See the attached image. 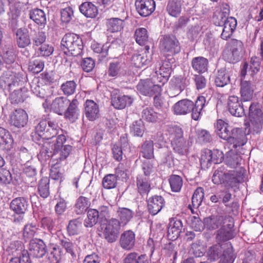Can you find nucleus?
<instances>
[{
	"label": "nucleus",
	"instance_id": "f257e3e1",
	"mask_svg": "<svg viewBox=\"0 0 263 263\" xmlns=\"http://www.w3.org/2000/svg\"><path fill=\"white\" fill-rule=\"evenodd\" d=\"M167 132L174 152L180 156L187 155L190 145L189 141L183 137L182 128L177 125L170 126Z\"/></svg>",
	"mask_w": 263,
	"mask_h": 263
},
{
	"label": "nucleus",
	"instance_id": "f03ea898",
	"mask_svg": "<svg viewBox=\"0 0 263 263\" xmlns=\"http://www.w3.org/2000/svg\"><path fill=\"white\" fill-rule=\"evenodd\" d=\"M62 49L66 54L77 56L81 54L83 48L82 39L74 33L66 34L61 41Z\"/></svg>",
	"mask_w": 263,
	"mask_h": 263
},
{
	"label": "nucleus",
	"instance_id": "7ed1b4c3",
	"mask_svg": "<svg viewBox=\"0 0 263 263\" xmlns=\"http://www.w3.org/2000/svg\"><path fill=\"white\" fill-rule=\"evenodd\" d=\"M243 174V171L242 172L241 170L239 172L229 171L227 173H223L222 172L216 171L212 177V181L215 184L221 183L226 181L229 183L230 185L233 187L244 181Z\"/></svg>",
	"mask_w": 263,
	"mask_h": 263
},
{
	"label": "nucleus",
	"instance_id": "20e7f679",
	"mask_svg": "<svg viewBox=\"0 0 263 263\" xmlns=\"http://www.w3.org/2000/svg\"><path fill=\"white\" fill-rule=\"evenodd\" d=\"M243 52V44L241 41L233 39L228 47L223 51V58L229 63H235L242 58Z\"/></svg>",
	"mask_w": 263,
	"mask_h": 263
},
{
	"label": "nucleus",
	"instance_id": "39448f33",
	"mask_svg": "<svg viewBox=\"0 0 263 263\" xmlns=\"http://www.w3.org/2000/svg\"><path fill=\"white\" fill-rule=\"evenodd\" d=\"M250 127L256 133L263 128V106L257 102L252 103L249 107Z\"/></svg>",
	"mask_w": 263,
	"mask_h": 263
},
{
	"label": "nucleus",
	"instance_id": "423d86ee",
	"mask_svg": "<svg viewBox=\"0 0 263 263\" xmlns=\"http://www.w3.org/2000/svg\"><path fill=\"white\" fill-rule=\"evenodd\" d=\"M120 228L121 223L118 219H110L106 224L103 231L105 239L110 243L116 241L119 235Z\"/></svg>",
	"mask_w": 263,
	"mask_h": 263
},
{
	"label": "nucleus",
	"instance_id": "0eeeda50",
	"mask_svg": "<svg viewBox=\"0 0 263 263\" xmlns=\"http://www.w3.org/2000/svg\"><path fill=\"white\" fill-rule=\"evenodd\" d=\"M247 140L246 134L242 128H234L231 130V135L227 142L231 145L230 149H236L246 144Z\"/></svg>",
	"mask_w": 263,
	"mask_h": 263
},
{
	"label": "nucleus",
	"instance_id": "6e6552de",
	"mask_svg": "<svg viewBox=\"0 0 263 263\" xmlns=\"http://www.w3.org/2000/svg\"><path fill=\"white\" fill-rule=\"evenodd\" d=\"M65 136L60 135L57 138L55 142H46L44 143L40 153L42 154L47 155L48 157L56 154L59 150L63 147V144L66 142Z\"/></svg>",
	"mask_w": 263,
	"mask_h": 263
},
{
	"label": "nucleus",
	"instance_id": "1a4fd4ad",
	"mask_svg": "<svg viewBox=\"0 0 263 263\" xmlns=\"http://www.w3.org/2000/svg\"><path fill=\"white\" fill-rule=\"evenodd\" d=\"M162 49L166 55H173L180 51L181 47L176 36L167 35L164 36L162 41Z\"/></svg>",
	"mask_w": 263,
	"mask_h": 263
},
{
	"label": "nucleus",
	"instance_id": "9d476101",
	"mask_svg": "<svg viewBox=\"0 0 263 263\" xmlns=\"http://www.w3.org/2000/svg\"><path fill=\"white\" fill-rule=\"evenodd\" d=\"M137 88L141 94L147 96L160 94L162 91L161 86L155 84L151 79L141 80L138 84Z\"/></svg>",
	"mask_w": 263,
	"mask_h": 263
},
{
	"label": "nucleus",
	"instance_id": "9b49d317",
	"mask_svg": "<svg viewBox=\"0 0 263 263\" xmlns=\"http://www.w3.org/2000/svg\"><path fill=\"white\" fill-rule=\"evenodd\" d=\"M9 123L18 128L25 126L28 121V116L26 111L18 108L12 111L9 116Z\"/></svg>",
	"mask_w": 263,
	"mask_h": 263
},
{
	"label": "nucleus",
	"instance_id": "f8f14e48",
	"mask_svg": "<svg viewBox=\"0 0 263 263\" xmlns=\"http://www.w3.org/2000/svg\"><path fill=\"white\" fill-rule=\"evenodd\" d=\"M231 218L222 215H212L204 219V226L209 230H214L222 227L228 220Z\"/></svg>",
	"mask_w": 263,
	"mask_h": 263
},
{
	"label": "nucleus",
	"instance_id": "ddd939ff",
	"mask_svg": "<svg viewBox=\"0 0 263 263\" xmlns=\"http://www.w3.org/2000/svg\"><path fill=\"white\" fill-rule=\"evenodd\" d=\"M238 97L235 96H230L228 101V109L231 115L236 117L242 116L248 107L241 104Z\"/></svg>",
	"mask_w": 263,
	"mask_h": 263
},
{
	"label": "nucleus",
	"instance_id": "4468645a",
	"mask_svg": "<svg viewBox=\"0 0 263 263\" xmlns=\"http://www.w3.org/2000/svg\"><path fill=\"white\" fill-rule=\"evenodd\" d=\"M47 252V247L45 243L40 239H33L30 240L29 244V253L35 257L41 258Z\"/></svg>",
	"mask_w": 263,
	"mask_h": 263
},
{
	"label": "nucleus",
	"instance_id": "2eb2a0df",
	"mask_svg": "<svg viewBox=\"0 0 263 263\" xmlns=\"http://www.w3.org/2000/svg\"><path fill=\"white\" fill-rule=\"evenodd\" d=\"M135 6L139 14L141 16L146 17L154 11L156 4L154 0H136Z\"/></svg>",
	"mask_w": 263,
	"mask_h": 263
},
{
	"label": "nucleus",
	"instance_id": "dca6fc26",
	"mask_svg": "<svg viewBox=\"0 0 263 263\" xmlns=\"http://www.w3.org/2000/svg\"><path fill=\"white\" fill-rule=\"evenodd\" d=\"M84 106L85 116L89 121H93L100 118L99 106L94 101L87 99Z\"/></svg>",
	"mask_w": 263,
	"mask_h": 263
},
{
	"label": "nucleus",
	"instance_id": "f3484780",
	"mask_svg": "<svg viewBox=\"0 0 263 263\" xmlns=\"http://www.w3.org/2000/svg\"><path fill=\"white\" fill-rule=\"evenodd\" d=\"M229 222V223L224 224L217 231L216 239L219 242L228 241L235 237L233 222L231 221Z\"/></svg>",
	"mask_w": 263,
	"mask_h": 263
},
{
	"label": "nucleus",
	"instance_id": "a211bd4d",
	"mask_svg": "<svg viewBox=\"0 0 263 263\" xmlns=\"http://www.w3.org/2000/svg\"><path fill=\"white\" fill-rule=\"evenodd\" d=\"M165 205V200L161 196L155 195L147 200L148 210L152 215H156Z\"/></svg>",
	"mask_w": 263,
	"mask_h": 263
},
{
	"label": "nucleus",
	"instance_id": "6ab92c4d",
	"mask_svg": "<svg viewBox=\"0 0 263 263\" xmlns=\"http://www.w3.org/2000/svg\"><path fill=\"white\" fill-rule=\"evenodd\" d=\"M255 85L250 81L241 80L240 83V95L243 102L250 101L253 98Z\"/></svg>",
	"mask_w": 263,
	"mask_h": 263
},
{
	"label": "nucleus",
	"instance_id": "aec40b11",
	"mask_svg": "<svg viewBox=\"0 0 263 263\" xmlns=\"http://www.w3.org/2000/svg\"><path fill=\"white\" fill-rule=\"evenodd\" d=\"M133 102V98L128 95H112L111 105L116 109H122L130 106Z\"/></svg>",
	"mask_w": 263,
	"mask_h": 263
},
{
	"label": "nucleus",
	"instance_id": "412c9836",
	"mask_svg": "<svg viewBox=\"0 0 263 263\" xmlns=\"http://www.w3.org/2000/svg\"><path fill=\"white\" fill-rule=\"evenodd\" d=\"M135 234L131 230H127L121 234L120 238V244L124 250H130L135 244Z\"/></svg>",
	"mask_w": 263,
	"mask_h": 263
},
{
	"label": "nucleus",
	"instance_id": "4be33fe9",
	"mask_svg": "<svg viewBox=\"0 0 263 263\" xmlns=\"http://www.w3.org/2000/svg\"><path fill=\"white\" fill-rule=\"evenodd\" d=\"M194 102L189 99H182L178 101L173 106L175 114L177 115H186L191 111Z\"/></svg>",
	"mask_w": 263,
	"mask_h": 263
},
{
	"label": "nucleus",
	"instance_id": "5701e85b",
	"mask_svg": "<svg viewBox=\"0 0 263 263\" xmlns=\"http://www.w3.org/2000/svg\"><path fill=\"white\" fill-rule=\"evenodd\" d=\"M28 201L24 197H17L10 203V209L16 214L23 215L27 210Z\"/></svg>",
	"mask_w": 263,
	"mask_h": 263
},
{
	"label": "nucleus",
	"instance_id": "b1692460",
	"mask_svg": "<svg viewBox=\"0 0 263 263\" xmlns=\"http://www.w3.org/2000/svg\"><path fill=\"white\" fill-rule=\"evenodd\" d=\"M185 80L183 78H175L171 80L169 91L170 97H174L179 95L186 87Z\"/></svg>",
	"mask_w": 263,
	"mask_h": 263
},
{
	"label": "nucleus",
	"instance_id": "393cba45",
	"mask_svg": "<svg viewBox=\"0 0 263 263\" xmlns=\"http://www.w3.org/2000/svg\"><path fill=\"white\" fill-rule=\"evenodd\" d=\"M237 21L233 17H230L228 20L221 26L222 32L221 38L224 40H227L230 38L236 29Z\"/></svg>",
	"mask_w": 263,
	"mask_h": 263
},
{
	"label": "nucleus",
	"instance_id": "a878e982",
	"mask_svg": "<svg viewBox=\"0 0 263 263\" xmlns=\"http://www.w3.org/2000/svg\"><path fill=\"white\" fill-rule=\"evenodd\" d=\"M137 189L141 195H147L151 190V183L148 177L142 174L138 175L136 181Z\"/></svg>",
	"mask_w": 263,
	"mask_h": 263
},
{
	"label": "nucleus",
	"instance_id": "bb28decb",
	"mask_svg": "<svg viewBox=\"0 0 263 263\" xmlns=\"http://www.w3.org/2000/svg\"><path fill=\"white\" fill-rule=\"evenodd\" d=\"M91 205L90 199L85 196H80L76 200L74 211L77 215L84 214Z\"/></svg>",
	"mask_w": 263,
	"mask_h": 263
},
{
	"label": "nucleus",
	"instance_id": "cd10ccee",
	"mask_svg": "<svg viewBox=\"0 0 263 263\" xmlns=\"http://www.w3.org/2000/svg\"><path fill=\"white\" fill-rule=\"evenodd\" d=\"M78 101L76 99H73L69 104L67 108L64 111V117L71 122L75 121L79 117L80 110L78 107Z\"/></svg>",
	"mask_w": 263,
	"mask_h": 263
},
{
	"label": "nucleus",
	"instance_id": "c85d7f7f",
	"mask_svg": "<svg viewBox=\"0 0 263 263\" xmlns=\"http://www.w3.org/2000/svg\"><path fill=\"white\" fill-rule=\"evenodd\" d=\"M260 68V60L257 57L252 58L250 63H244L241 70V75L245 76L247 70L251 72V74L257 73Z\"/></svg>",
	"mask_w": 263,
	"mask_h": 263
},
{
	"label": "nucleus",
	"instance_id": "c756f323",
	"mask_svg": "<svg viewBox=\"0 0 263 263\" xmlns=\"http://www.w3.org/2000/svg\"><path fill=\"white\" fill-rule=\"evenodd\" d=\"M69 101L66 97H57L52 101L51 108L54 112L62 115L69 105Z\"/></svg>",
	"mask_w": 263,
	"mask_h": 263
},
{
	"label": "nucleus",
	"instance_id": "7c9ffc66",
	"mask_svg": "<svg viewBox=\"0 0 263 263\" xmlns=\"http://www.w3.org/2000/svg\"><path fill=\"white\" fill-rule=\"evenodd\" d=\"M108 74L111 77L125 76L126 74V66L124 63L121 62L110 63L108 69Z\"/></svg>",
	"mask_w": 263,
	"mask_h": 263
},
{
	"label": "nucleus",
	"instance_id": "2f4dec72",
	"mask_svg": "<svg viewBox=\"0 0 263 263\" xmlns=\"http://www.w3.org/2000/svg\"><path fill=\"white\" fill-rule=\"evenodd\" d=\"M182 223L179 219H173L169 224L167 230L168 237L169 239L173 240L176 239L181 232Z\"/></svg>",
	"mask_w": 263,
	"mask_h": 263
},
{
	"label": "nucleus",
	"instance_id": "473e14b6",
	"mask_svg": "<svg viewBox=\"0 0 263 263\" xmlns=\"http://www.w3.org/2000/svg\"><path fill=\"white\" fill-rule=\"evenodd\" d=\"M16 40L20 48H25L31 44V40L27 29L20 28L16 31Z\"/></svg>",
	"mask_w": 263,
	"mask_h": 263
},
{
	"label": "nucleus",
	"instance_id": "72a5a7b5",
	"mask_svg": "<svg viewBox=\"0 0 263 263\" xmlns=\"http://www.w3.org/2000/svg\"><path fill=\"white\" fill-rule=\"evenodd\" d=\"M13 140L10 133L0 127V147L2 149L9 150L12 148Z\"/></svg>",
	"mask_w": 263,
	"mask_h": 263
},
{
	"label": "nucleus",
	"instance_id": "f704fd0d",
	"mask_svg": "<svg viewBox=\"0 0 263 263\" xmlns=\"http://www.w3.org/2000/svg\"><path fill=\"white\" fill-rule=\"evenodd\" d=\"M206 104L205 98L203 96H199L198 97L192 110V118L194 120H198L201 116V111Z\"/></svg>",
	"mask_w": 263,
	"mask_h": 263
},
{
	"label": "nucleus",
	"instance_id": "c9c22d12",
	"mask_svg": "<svg viewBox=\"0 0 263 263\" xmlns=\"http://www.w3.org/2000/svg\"><path fill=\"white\" fill-rule=\"evenodd\" d=\"M29 17L37 25L44 27L47 23L46 15L42 9L36 8L30 11Z\"/></svg>",
	"mask_w": 263,
	"mask_h": 263
},
{
	"label": "nucleus",
	"instance_id": "e433bc0d",
	"mask_svg": "<svg viewBox=\"0 0 263 263\" xmlns=\"http://www.w3.org/2000/svg\"><path fill=\"white\" fill-rule=\"evenodd\" d=\"M208 60L203 57L194 58L191 62L193 69L198 73H204L208 70Z\"/></svg>",
	"mask_w": 263,
	"mask_h": 263
},
{
	"label": "nucleus",
	"instance_id": "4c0bfd02",
	"mask_svg": "<svg viewBox=\"0 0 263 263\" xmlns=\"http://www.w3.org/2000/svg\"><path fill=\"white\" fill-rule=\"evenodd\" d=\"M216 127L217 134L218 136L227 141L231 135V130L228 124L222 120H218Z\"/></svg>",
	"mask_w": 263,
	"mask_h": 263
},
{
	"label": "nucleus",
	"instance_id": "58836bf2",
	"mask_svg": "<svg viewBox=\"0 0 263 263\" xmlns=\"http://www.w3.org/2000/svg\"><path fill=\"white\" fill-rule=\"evenodd\" d=\"M80 12L87 17L94 18L98 14L97 7L91 2H84L79 7Z\"/></svg>",
	"mask_w": 263,
	"mask_h": 263
},
{
	"label": "nucleus",
	"instance_id": "ea45409f",
	"mask_svg": "<svg viewBox=\"0 0 263 263\" xmlns=\"http://www.w3.org/2000/svg\"><path fill=\"white\" fill-rule=\"evenodd\" d=\"M29 97V91L24 87L18 90L14 89L10 95V100L12 103L23 102Z\"/></svg>",
	"mask_w": 263,
	"mask_h": 263
},
{
	"label": "nucleus",
	"instance_id": "a19ab883",
	"mask_svg": "<svg viewBox=\"0 0 263 263\" xmlns=\"http://www.w3.org/2000/svg\"><path fill=\"white\" fill-rule=\"evenodd\" d=\"M6 251L9 254H12L14 257H19L23 255L24 251H27L24 248L22 242L19 240L12 241L8 246Z\"/></svg>",
	"mask_w": 263,
	"mask_h": 263
},
{
	"label": "nucleus",
	"instance_id": "79ce46f5",
	"mask_svg": "<svg viewBox=\"0 0 263 263\" xmlns=\"http://www.w3.org/2000/svg\"><path fill=\"white\" fill-rule=\"evenodd\" d=\"M182 0H169L166 7L168 13L172 16L178 17L181 11Z\"/></svg>",
	"mask_w": 263,
	"mask_h": 263
},
{
	"label": "nucleus",
	"instance_id": "37998d69",
	"mask_svg": "<svg viewBox=\"0 0 263 263\" xmlns=\"http://www.w3.org/2000/svg\"><path fill=\"white\" fill-rule=\"evenodd\" d=\"M82 227V221L80 218H76L69 221L67 226V234L69 236L79 234Z\"/></svg>",
	"mask_w": 263,
	"mask_h": 263
},
{
	"label": "nucleus",
	"instance_id": "c03bdc74",
	"mask_svg": "<svg viewBox=\"0 0 263 263\" xmlns=\"http://www.w3.org/2000/svg\"><path fill=\"white\" fill-rule=\"evenodd\" d=\"M141 153L143 157L151 159L154 157V142L152 140H146L141 145Z\"/></svg>",
	"mask_w": 263,
	"mask_h": 263
},
{
	"label": "nucleus",
	"instance_id": "a18cd8bd",
	"mask_svg": "<svg viewBox=\"0 0 263 263\" xmlns=\"http://www.w3.org/2000/svg\"><path fill=\"white\" fill-rule=\"evenodd\" d=\"M87 211V217L84 220V224L87 228H91L98 222L99 211L93 209H89Z\"/></svg>",
	"mask_w": 263,
	"mask_h": 263
},
{
	"label": "nucleus",
	"instance_id": "49530a36",
	"mask_svg": "<svg viewBox=\"0 0 263 263\" xmlns=\"http://www.w3.org/2000/svg\"><path fill=\"white\" fill-rule=\"evenodd\" d=\"M230 82L229 74L224 69L218 71L215 79V83L217 87H223Z\"/></svg>",
	"mask_w": 263,
	"mask_h": 263
},
{
	"label": "nucleus",
	"instance_id": "de8ad7c7",
	"mask_svg": "<svg viewBox=\"0 0 263 263\" xmlns=\"http://www.w3.org/2000/svg\"><path fill=\"white\" fill-rule=\"evenodd\" d=\"M18 85L19 83L14 76H11L10 77L4 76L0 79V85L9 91L18 86Z\"/></svg>",
	"mask_w": 263,
	"mask_h": 263
},
{
	"label": "nucleus",
	"instance_id": "09e8293b",
	"mask_svg": "<svg viewBox=\"0 0 263 263\" xmlns=\"http://www.w3.org/2000/svg\"><path fill=\"white\" fill-rule=\"evenodd\" d=\"M241 160L240 156L237 154H234L233 149H230L227 152L225 163L227 165L232 168L236 167L239 165Z\"/></svg>",
	"mask_w": 263,
	"mask_h": 263
},
{
	"label": "nucleus",
	"instance_id": "8fccbe9b",
	"mask_svg": "<svg viewBox=\"0 0 263 263\" xmlns=\"http://www.w3.org/2000/svg\"><path fill=\"white\" fill-rule=\"evenodd\" d=\"M107 30L111 32L121 31L123 28V20L119 18H111L106 22Z\"/></svg>",
	"mask_w": 263,
	"mask_h": 263
},
{
	"label": "nucleus",
	"instance_id": "3c124183",
	"mask_svg": "<svg viewBox=\"0 0 263 263\" xmlns=\"http://www.w3.org/2000/svg\"><path fill=\"white\" fill-rule=\"evenodd\" d=\"M229 9L227 8H223L222 11L219 12L217 14H214L213 17L214 24L216 26L221 27L225 23L230 17Z\"/></svg>",
	"mask_w": 263,
	"mask_h": 263
},
{
	"label": "nucleus",
	"instance_id": "603ef678",
	"mask_svg": "<svg viewBox=\"0 0 263 263\" xmlns=\"http://www.w3.org/2000/svg\"><path fill=\"white\" fill-rule=\"evenodd\" d=\"M49 179L48 177H43L38 185V191L40 196L47 198L49 195Z\"/></svg>",
	"mask_w": 263,
	"mask_h": 263
},
{
	"label": "nucleus",
	"instance_id": "864d4df0",
	"mask_svg": "<svg viewBox=\"0 0 263 263\" xmlns=\"http://www.w3.org/2000/svg\"><path fill=\"white\" fill-rule=\"evenodd\" d=\"M136 42L140 45H144L148 41V35L145 28H139L135 32Z\"/></svg>",
	"mask_w": 263,
	"mask_h": 263
},
{
	"label": "nucleus",
	"instance_id": "5fc2aeb1",
	"mask_svg": "<svg viewBox=\"0 0 263 263\" xmlns=\"http://www.w3.org/2000/svg\"><path fill=\"white\" fill-rule=\"evenodd\" d=\"M212 151L206 149L202 151L200 157V164L202 168L210 167L212 163Z\"/></svg>",
	"mask_w": 263,
	"mask_h": 263
},
{
	"label": "nucleus",
	"instance_id": "6e6d98bb",
	"mask_svg": "<svg viewBox=\"0 0 263 263\" xmlns=\"http://www.w3.org/2000/svg\"><path fill=\"white\" fill-rule=\"evenodd\" d=\"M60 245L66 253L70 254L72 258L76 257V246L69 239L64 238L60 240Z\"/></svg>",
	"mask_w": 263,
	"mask_h": 263
},
{
	"label": "nucleus",
	"instance_id": "4d7b16f0",
	"mask_svg": "<svg viewBox=\"0 0 263 263\" xmlns=\"http://www.w3.org/2000/svg\"><path fill=\"white\" fill-rule=\"evenodd\" d=\"M204 197V190L202 187H198L194 192L192 198V205L195 208H198Z\"/></svg>",
	"mask_w": 263,
	"mask_h": 263
},
{
	"label": "nucleus",
	"instance_id": "13d9d810",
	"mask_svg": "<svg viewBox=\"0 0 263 263\" xmlns=\"http://www.w3.org/2000/svg\"><path fill=\"white\" fill-rule=\"evenodd\" d=\"M58 125L53 122L50 121L46 129V132L42 134L43 139H49L55 136L58 132Z\"/></svg>",
	"mask_w": 263,
	"mask_h": 263
},
{
	"label": "nucleus",
	"instance_id": "bf43d9fd",
	"mask_svg": "<svg viewBox=\"0 0 263 263\" xmlns=\"http://www.w3.org/2000/svg\"><path fill=\"white\" fill-rule=\"evenodd\" d=\"M169 182L173 192H178L180 191L183 184L182 179L180 176L176 175H172Z\"/></svg>",
	"mask_w": 263,
	"mask_h": 263
},
{
	"label": "nucleus",
	"instance_id": "052dcab7",
	"mask_svg": "<svg viewBox=\"0 0 263 263\" xmlns=\"http://www.w3.org/2000/svg\"><path fill=\"white\" fill-rule=\"evenodd\" d=\"M117 183V177L116 175L108 174L106 175L103 179V186L106 189L115 188Z\"/></svg>",
	"mask_w": 263,
	"mask_h": 263
},
{
	"label": "nucleus",
	"instance_id": "680f3d73",
	"mask_svg": "<svg viewBox=\"0 0 263 263\" xmlns=\"http://www.w3.org/2000/svg\"><path fill=\"white\" fill-rule=\"evenodd\" d=\"M44 67V62L40 59L33 60L29 63L28 69L34 73H39Z\"/></svg>",
	"mask_w": 263,
	"mask_h": 263
},
{
	"label": "nucleus",
	"instance_id": "e2e57ef3",
	"mask_svg": "<svg viewBox=\"0 0 263 263\" xmlns=\"http://www.w3.org/2000/svg\"><path fill=\"white\" fill-rule=\"evenodd\" d=\"M222 249V247L219 244L211 247L208 251L209 259L214 261L219 258V256L221 254Z\"/></svg>",
	"mask_w": 263,
	"mask_h": 263
},
{
	"label": "nucleus",
	"instance_id": "0e129e2a",
	"mask_svg": "<svg viewBox=\"0 0 263 263\" xmlns=\"http://www.w3.org/2000/svg\"><path fill=\"white\" fill-rule=\"evenodd\" d=\"M77 84L74 81H67L61 85V89L65 95L70 96L74 93Z\"/></svg>",
	"mask_w": 263,
	"mask_h": 263
},
{
	"label": "nucleus",
	"instance_id": "69168bd1",
	"mask_svg": "<svg viewBox=\"0 0 263 263\" xmlns=\"http://www.w3.org/2000/svg\"><path fill=\"white\" fill-rule=\"evenodd\" d=\"M142 118L147 122H153L157 119V114L151 107H146L142 110Z\"/></svg>",
	"mask_w": 263,
	"mask_h": 263
},
{
	"label": "nucleus",
	"instance_id": "338daca9",
	"mask_svg": "<svg viewBox=\"0 0 263 263\" xmlns=\"http://www.w3.org/2000/svg\"><path fill=\"white\" fill-rule=\"evenodd\" d=\"M118 214L122 222L126 224L133 218L134 212L127 208H121L118 211Z\"/></svg>",
	"mask_w": 263,
	"mask_h": 263
},
{
	"label": "nucleus",
	"instance_id": "774afa93",
	"mask_svg": "<svg viewBox=\"0 0 263 263\" xmlns=\"http://www.w3.org/2000/svg\"><path fill=\"white\" fill-rule=\"evenodd\" d=\"M235 258L232 247L230 246L223 251L219 263H233Z\"/></svg>",
	"mask_w": 263,
	"mask_h": 263
}]
</instances>
